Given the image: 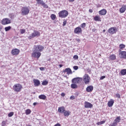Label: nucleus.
<instances>
[{"mask_svg": "<svg viewBox=\"0 0 126 126\" xmlns=\"http://www.w3.org/2000/svg\"><path fill=\"white\" fill-rule=\"evenodd\" d=\"M43 50H44V47L43 46L40 45H34L33 52L32 54V57L36 59H39L41 57V52H43Z\"/></svg>", "mask_w": 126, "mask_h": 126, "instance_id": "1", "label": "nucleus"}, {"mask_svg": "<svg viewBox=\"0 0 126 126\" xmlns=\"http://www.w3.org/2000/svg\"><path fill=\"white\" fill-rule=\"evenodd\" d=\"M58 14L59 17L61 18H65V17H67V15H68V12L65 10H63L61 11Z\"/></svg>", "mask_w": 126, "mask_h": 126, "instance_id": "2", "label": "nucleus"}, {"mask_svg": "<svg viewBox=\"0 0 126 126\" xmlns=\"http://www.w3.org/2000/svg\"><path fill=\"white\" fill-rule=\"evenodd\" d=\"M30 12V9L28 7H23L21 9L22 15H28Z\"/></svg>", "mask_w": 126, "mask_h": 126, "instance_id": "3", "label": "nucleus"}, {"mask_svg": "<svg viewBox=\"0 0 126 126\" xmlns=\"http://www.w3.org/2000/svg\"><path fill=\"white\" fill-rule=\"evenodd\" d=\"M39 36H40V32H38V31L33 30V32L29 36L28 38L31 39L35 38V37H39Z\"/></svg>", "mask_w": 126, "mask_h": 126, "instance_id": "4", "label": "nucleus"}, {"mask_svg": "<svg viewBox=\"0 0 126 126\" xmlns=\"http://www.w3.org/2000/svg\"><path fill=\"white\" fill-rule=\"evenodd\" d=\"M13 90L15 92H20L21 90L22 89V85H20V84H16L14 85L13 87Z\"/></svg>", "mask_w": 126, "mask_h": 126, "instance_id": "5", "label": "nucleus"}, {"mask_svg": "<svg viewBox=\"0 0 126 126\" xmlns=\"http://www.w3.org/2000/svg\"><path fill=\"white\" fill-rule=\"evenodd\" d=\"M91 80V78H90L88 74H86L83 76V81L84 82L85 84H89Z\"/></svg>", "mask_w": 126, "mask_h": 126, "instance_id": "6", "label": "nucleus"}, {"mask_svg": "<svg viewBox=\"0 0 126 126\" xmlns=\"http://www.w3.org/2000/svg\"><path fill=\"white\" fill-rule=\"evenodd\" d=\"M83 80V79L82 78L77 77L73 78L72 80V82L73 83H75L76 84H79V83H81V82H82Z\"/></svg>", "mask_w": 126, "mask_h": 126, "instance_id": "7", "label": "nucleus"}, {"mask_svg": "<svg viewBox=\"0 0 126 126\" xmlns=\"http://www.w3.org/2000/svg\"><path fill=\"white\" fill-rule=\"evenodd\" d=\"M11 23V21L8 18L3 19L1 21V24L2 25H6L7 24H10Z\"/></svg>", "mask_w": 126, "mask_h": 126, "instance_id": "8", "label": "nucleus"}, {"mask_svg": "<svg viewBox=\"0 0 126 126\" xmlns=\"http://www.w3.org/2000/svg\"><path fill=\"white\" fill-rule=\"evenodd\" d=\"M74 33H75V34H81L82 33V30H81V28H80V27H78L75 28Z\"/></svg>", "mask_w": 126, "mask_h": 126, "instance_id": "9", "label": "nucleus"}, {"mask_svg": "<svg viewBox=\"0 0 126 126\" xmlns=\"http://www.w3.org/2000/svg\"><path fill=\"white\" fill-rule=\"evenodd\" d=\"M117 32V28L116 27H112L108 30V32L110 34H116Z\"/></svg>", "mask_w": 126, "mask_h": 126, "instance_id": "10", "label": "nucleus"}, {"mask_svg": "<svg viewBox=\"0 0 126 126\" xmlns=\"http://www.w3.org/2000/svg\"><path fill=\"white\" fill-rule=\"evenodd\" d=\"M121 50H119V55H120L121 59H126V51H121Z\"/></svg>", "mask_w": 126, "mask_h": 126, "instance_id": "11", "label": "nucleus"}, {"mask_svg": "<svg viewBox=\"0 0 126 126\" xmlns=\"http://www.w3.org/2000/svg\"><path fill=\"white\" fill-rule=\"evenodd\" d=\"M63 72L64 73H65L66 72V74L67 75H69V74H72V71H71V69L70 68H66L64 70H63Z\"/></svg>", "mask_w": 126, "mask_h": 126, "instance_id": "12", "label": "nucleus"}, {"mask_svg": "<svg viewBox=\"0 0 126 126\" xmlns=\"http://www.w3.org/2000/svg\"><path fill=\"white\" fill-rule=\"evenodd\" d=\"M84 107L85 108H92V107H93V105L91 103H90L88 101H85L84 102Z\"/></svg>", "mask_w": 126, "mask_h": 126, "instance_id": "13", "label": "nucleus"}, {"mask_svg": "<svg viewBox=\"0 0 126 126\" xmlns=\"http://www.w3.org/2000/svg\"><path fill=\"white\" fill-rule=\"evenodd\" d=\"M33 82L34 83V86L35 87H38V86H40V84H41V83L40 82V81L38 79H33Z\"/></svg>", "mask_w": 126, "mask_h": 126, "instance_id": "14", "label": "nucleus"}, {"mask_svg": "<svg viewBox=\"0 0 126 126\" xmlns=\"http://www.w3.org/2000/svg\"><path fill=\"white\" fill-rule=\"evenodd\" d=\"M93 86H89L87 87L86 90L87 92H92L93 91Z\"/></svg>", "mask_w": 126, "mask_h": 126, "instance_id": "15", "label": "nucleus"}, {"mask_svg": "<svg viewBox=\"0 0 126 126\" xmlns=\"http://www.w3.org/2000/svg\"><path fill=\"white\" fill-rule=\"evenodd\" d=\"M65 111V109L63 106L60 107L58 108L59 113H61V114L63 113Z\"/></svg>", "mask_w": 126, "mask_h": 126, "instance_id": "16", "label": "nucleus"}, {"mask_svg": "<svg viewBox=\"0 0 126 126\" xmlns=\"http://www.w3.org/2000/svg\"><path fill=\"white\" fill-rule=\"evenodd\" d=\"M107 13V10L105 9H103L99 11V14L100 15H106Z\"/></svg>", "mask_w": 126, "mask_h": 126, "instance_id": "17", "label": "nucleus"}, {"mask_svg": "<svg viewBox=\"0 0 126 126\" xmlns=\"http://www.w3.org/2000/svg\"><path fill=\"white\" fill-rule=\"evenodd\" d=\"M12 55H18L19 54V50L17 49H13L11 51Z\"/></svg>", "mask_w": 126, "mask_h": 126, "instance_id": "18", "label": "nucleus"}, {"mask_svg": "<svg viewBox=\"0 0 126 126\" xmlns=\"http://www.w3.org/2000/svg\"><path fill=\"white\" fill-rule=\"evenodd\" d=\"M63 115L64 117H68V116H69V115H70V114L71 113V112H70V111H68V110H65Z\"/></svg>", "mask_w": 126, "mask_h": 126, "instance_id": "19", "label": "nucleus"}, {"mask_svg": "<svg viewBox=\"0 0 126 126\" xmlns=\"http://www.w3.org/2000/svg\"><path fill=\"white\" fill-rule=\"evenodd\" d=\"M114 100L111 99L108 102V106L109 107H113V105H114Z\"/></svg>", "mask_w": 126, "mask_h": 126, "instance_id": "20", "label": "nucleus"}, {"mask_svg": "<svg viewBox=\"0 0 126 126\" xmlns=\"http://www.w3.org/2000/svg\"><path fill=\"white\" fill-rule=\"evenodd\" d=\"M39 99H41V100H46L47 96L45 94H41L38 96Z\"/></svg>", "mask_w": 126, "mask_h": 126, "instance_id": "21", "label": "nucleus"}, {"mask_svg": "<svg viewBox=\"0 0 126 126\" xmlns=\"http://www.w3.org/2000/svg\"><path fill=\"white\" fill-rule=\"evenodd\" d=\"M114 122H115L114 123H116V124L120 123L121 122V117L120 116L117 117L114 120Z\"/></svg>", "mask_w": 126, "mask_h": 126, "instance_id": "22", "label": "nucleus"}, {"mask_svg": "<svg viewBox=\"0 0 126 126\" xmlns=\"http://www.w3.org/2000/svg\"><path fill=\"white\" fill-rule=\"evenodd\" d=\"M109 60H111V61H115L116 60V55H110L109 57Z\"/></svg>", "mask_w": 126, "mask_h": 126, "instance_id": "23", "label": "nucleus"}, {"mask_svg": "<svg viewBox=\"0 0 126 126\" xmlns=\"http://www.w3.org/2000/svg\"><path fill=\"white\" fill-rule=\"evenodd\" d=\"M125 11H126V8H125L124 6L123 5L122 7L120 9V12H121V13H124Z\"/></svg>", "mask_w": 126, "mask_h": 126, "instance_id": "24", "label": "nucleus"}, {"mask_svg": "<svg viewBox=\"0 0 126 126\" xmlns=\"http://www.w3.org/2000/svg\"><path fill=\"white\" fill-rule=\"evenodd\" d=\"M120 73H121V75H126V69H123L121 70Z\"/></svg>", "mask_w": 126, "mask_h": 126, "instance_id": "25", "label": "nucleus"}, {"mask_svg": "<svg viewBox=\"0 0 126 126\" xmlns=\"http://www.w3.org/2000/svg\"><path fill=\"white\" fill-rule=\"evenodd\" d=\"M94 19L95 21H101L100 20V17L98 16H95L94 18Z\"/></svg>", "mask_w": 126, "mask_h": 126, "instance_id": "26", "label": "nucleus"}, {"mask_svg": "<svg viewBox=\"0 0 126 126\" xmlns=\"http://www.w3.org/2000/svg\"><path fill=\"white\" fill-rule=\"evenodd\" d=\"M71 88H72V89H76L77 88V85L74 84H72L71 85Z\"/></svg>", "mask_w": 126, "mask_h": 126, "instance_id": "27", "label": "nucleus"}, {"mask_svg": "<svg viewBox=\"0 0 126 126\" xmlns=\"http://www.w3.org/2000/svg\"><path fill=\"white\" fill-rule=\"evenodd\" d=\"M32 112V111H31V109H27V110H26V112H25L26 115H30V114H31V112Z\"/></svg>", "mask_w": 126, "mask_h": 126, "instance_id": "28", "label": "nucleus"}, {"mask_svg": "<svg viewBox=\"0 0 126 126\" xmlns=\"http://www.w3.org/2000/svg\"><path fill=\"white\" fill-rule=\"evenodd\" d=\"M106 121H102L101 122H98L97 123V126H101V125H104L105 124Z\"/></svg>", "mask_w": 126, "mask_h": 126, "instance_id": "29", "label": "nucleus"}, {"mask_svg": "<svg viewBox=\"0 0 126 126\" xmlns=\"http://www.w3.org/2000/svg\"><path fill=\"white\" fill-rule=\"evenodd\" d=\"M37 4H41V5H42V6L43 5H45V2L44 1H41V0L38 1H37Z\"/></svg>", "mask_w": 126, "mask_h": 126, "instance_id": "30", "label": "nucleus"}, {"mask_svg": "<svg viewBox=\"0 0 126 126\" xmlns=\"http://www.w3.org/2000/svg\"><path fill=\"white\" fill-rule=\"evenodd\" d=\"M9 17H10V18H11V19L14 18L15 17V15L14 13H10L9 14Z\"/></svg>", "mask_w": 126, "mask_h": 126, "instance_id": "31", "label": "nucleus"}, {"mask_svg": "<svg viewBox=\"0 0 126 126\" xmlns=\"http://www.w3.org/2000/svg\"><path fill=\"white\" fill-rule=\"evenodd\" d=\"M4 29H5V31L6 32H7V31H9V30L11 29V27L8 26V27H5Z\"/></svg>", "mask_w": 126, "mask_h": 126, "instance_id": "32", "label": "nucleus"}, {"mask_svg": "<svg viewBox=\"0 0 126 126\" xmlns=\"http://www.w3.org/2000/svg\"><path fill=\"white\" fill-rule=\"evenodd\" d=\"M119 48H120V49H125V48H126V45L123 44H121L119 45Z\"/></svg>", "mask_w": 126, "mask_h": 126, "instance_id": "33", "label": "nucleus"}, {"mask_svg": "<svg viewBox=\"0 0 126 126\" xmlns=\"http://www.w3.org/2000/svg\"><path fill=\"white\" fill-rule=\"evenodd\" d=\"M13 115H14V113H13V112H10L8 114V117H9V118L12 117V116H13Z\"/></svg>", "mask_w": 126, "mask_h": 126, "instance_id": "34", "label": "nucleus"}, {"mask_svg": "<svg viewBox=\"0 0 126 126\" xmlns=\"http://www.w3.org/2000/svg\"><path fill=\"white\" fill-rule=\"evenodd\" d=\"M56 15L54 14H52L51 15V19L52 20H55V19H56Z\"/></svg>", "mask_w": 126, "mask_h": 126, "instance_id": "35", "label": "nucleus"}, {"mask_svg": "<svg viewBox=\"0 0 126 126\" xmlns=\"http://www.w3.org/2000/svg\"><path fill=\"white\" fill-rule=\"evenodd\" d=\"M26 32V30L25 29H21L20 30V32L21 34H24Z\"/></svg>", "mask_w": 126, "mask_h": 126, "instance_id": "36", "label": "nucleus"}, {"mask_svg": "<svg viewBox=\"0 0 126 126\" xmlns=\"http://www.w3.org/2000/svg\"><path fill=\"white\" fill-rule=\"evenodd\" d=\"M48 81H44L42 83V85H48Z\"/></svg>", "mask_w": 126, "mask_h": 126, "instance_id": "37", "label": "nucleus"}, {"mask_svg": "<svg viewBox=\"0 0 126 126\" xmlns=\"http://www.w3.org/2000/svg\"><path fill=\"white\" fill-rule=\"evenodd\" d=\"M115 97L116 98H118V99H120L121 98V95L120 94H115Z\"/></svg>", "mask_w": 126, "mask_h": 126, "instance_id": "38", "label": "nucleus"}, {"mask_svg": "<svg viewBox=\"0 0 126 126\" xmlns=\"http://www.w3.org/2000/svg\"><path fill=\"white\" fill-rule=\"evenodd\" d=\"M86 26V23H83V24H82L81 25V27L82 28H84Z\"/></svg>", "mask_w": 126, "mask_h": 126, "instance_id": "39", "label": "nucleus"}, {"mask_svg": "<svg viewBox=\"0 0 126 126\" xmlns=\"http://www.w3.org/2000/svg\"><path fill=\"white\" fill-rule=\"evenodd\" d=\"M118 126V124L115 122H113L111 125H109V126Z\"/></svg>", "mask_w": 126, "mask_h": 126, "instance_id": "40", "label": "nucleus"}, {"mask_svg": "<svg viewBox=\"0 0 126 126\" xmlns=\"http://www.w3.org/2000/svg\"><path fill=\"white\" fill-rule=\"evenodd\" d=\"M6 124V122H5V121H2V122L1 123V126H5Z\"/></svg>", "mask_w": 126, "mask_h": 126, "instance_id": "41", "label": "nucleus"}, {"mask_svg": "<svg viewBox=\"0 0 126 126\" xmlns=\"http://www.w3.org/2000/svg\"><path fill=\"white\" fill-rule=\"evenodd\" d=\"M73 58L74 60H78V56L74 55Z\"/></svg>", "mask_w": 126, "mask_h": 126, "instance_id": "42", "label": "nucleus"}, {"mask_svg": "<svg viewBox=\"0 0 126 126\" xmlns=\"http://www.w3.org/2000/svg\"><path fill=\"white\" fill-rule=\"evenodd\" d=\"M70 99H71V100H74L75 99V97H74V95H71L70 97Z\"/></svg>", "mask_w": 126, "mask_h": 126, "instance_id": "43", "label": "nucleus"}, {"mask_svg": "<svg viewBox=\"0 0 126 126\" xmlns=\"http://www.w3.org/2000/svg\"><path fill=\"white\" fill-rule=\"evenodd\" d=\"M73 69L75 70H77V69H78V67L77 66H73Z\"/></svg>", "mask_w": 126, "mask_h": 126, "instance_id": "44", "label": "nucleus"}, {"mask_svg": "<svg viewBox=\"0 0 126 126\" xmlns=\"http://www.w3.org/2000/svg\"><path fill=\"white\" fill-rule=\"evenodd\" d=\"M65 25H66V21H64L63 22V26H65Z\"/></svg>", "mask_w": 126, "mask_h": 126, "instance_id": "45", "label": "nucleus"}, {"mask_svg": "<svg viewBox=\"0 0 126 126\" xmlns=\"http://www.w3.org/2000/svg\"><path fill=\"white\" fill-rule=\"evenodd\" d=\"M104 78H106V76H102L100 77V79L101 80H103V79H104Z\"/></svg>", "mask_w": 126, "mask_h": 126, "instance_id": "46", "label": "nucleus"}, {"mask_svg": "<svg viewBox=\"0 0 126 126\" xmlns=\"http://www.w3.org/2000/svg\"><path fill=\"white\" fill-rule=\"evenodd\" d=\"M61 96H62V97H64V96H65V94H64V93H62L61 94Z\"/></svg>", "mask_w": 126, "mask_h": 126, "instance_id": "47", "label": "nucleus"}, {"mask_svg": "<svg viewBox=\"0 0 126 126\" xmlns=\"http://www.w3.org/2000/svg\"><path fill=\"white\" fill-rule=\"evenodd\" d=\"M42 6H43L45 8H48V6L47 5V4H45V3H44V5H42Z\"/></svg>", "mask_w": 126, "mask_h": 126, "instance_id": "48", "label": "nucleus"}, {"mask_svg": "<svg viewBox=\"0 0 126 126\" xmlns=\"http://www.w3.org/2000/svg\"><path fill=\"white\" fill-rule=\"evenodd\" d=\"M39 69L40 70H41V71H43V70H44L45 69V68L44 67H41L39 68Z\"/></svg>", "mask_w": 126, "mask_h": 126, "instance_id": "49", "label": "nucleus"}, {"mask_svg": "<svg viewBox=\"0 0 126 126\" xmlns=\"http://www.w3.org/2000/svg\"><path fill=\"white\" fill-rule=\"evenodd\" d=\"M54 126H61V124H60L59 123H57Z\"/></svg>", "mask_w": 126, "mask_h": 126, "instance_id": "50", "label": "nucleus"}, {"mask_svg": "<svg viewBox=\"0 0 126 126\" xmlns=\"http://www.w3.org/2000/svg\"><path fill=\"white\" fill-rule=\"evenodd\" d=\"M89 12H90L91 13H92V12H93V9H89Z\"/></svg>", "mask_w": 126, "mask_h": 126, "instance_id": "51", "label": "nucleus"}, {"mask_svg": "<svg viewBox=\"0 0 126 126\" xmlns=\"http://www.w3.org/2000/svg\"><path fill=\"white\" fill-rule=\"evenodd\" d=\"M76 40V41H77V42H78L79 43H80V39L79 38H77Z\"/></svg>", "mask_w": 126, "mask_h": 126, "instance_id": "52", "label": "nucleus"}, {"mask_svg": "<svg viewBox=\"0 0 126 126\" xmlns=\"http://www.w3.org/2000/svg\"><path fill=\"white\" fill-rule=\"evenodd\" d=\"M70 2H73L74 1V0H68Z\"/></svg>", "mask_w": 126, "mask_h": 126, "instance_id": "53", "label": "nucleus"}, {"mask_svg": "<svg viewBox=\"0 0 126 126\" xmlns=\"http://www.w3.org/2000/svg\"><path fill=\"white\" fill-rule=\"evenodd\" d=\"M33 106H36V105H37V103L36 102H34L33 103Z\"/></svg>", "mask_w": 126, "mask_h": 126, "instance_id": "54", "label": "nucleus"}, {"mask_svg": "<svg viewBox=\"0 0 126 126\" xmlns=\"http://www.w3.org/2000/svg\"><path fill=\"white\" fill-rule=\"evenodd\" d=\"M123 6L124 7V8H125V10H126V5H123Z\"/></svg>", "mask_w": 126, "mask_h": 126, "instance_id": "55", "label": "nucleus"}, {"mask_svg": "<svg viewBox=\"0 0 126 126\" xmlns=\"http://www.w3.org/2000/svg\"><path fill=\"white\" fill-rule=\"evenodd\" d=\"M63 64H59L60 67H63Z\"/></svg>", "mask_w": 126, "mask_h": 126, "instance_id": "56", "label": "nucleus"}, {"mask_svg": "<svg viewBox=\"0 0 126 126\" xmlns=\"http://www.w3.org/2000/svg\"><path fill=\"white\" fill-rule=\"evenodd\" d=\"M93 32H95V31H96V29H93Z\"/></svg>", "mask_w": 126, "mask_h": 126, "instance_id": "57", "label": "nucleus"}, {"mask_svg": "<svg viewBox=\"0 0 126 126\" xmlns=\"http://www.w3.org/2000/svg\"><path fill=\"white\" fill-rule=\"evenodd\" d=\"M2 29V28L1 26H0V30H1Z\"/></svg>", "mask_w": 126, "mask_h": 126, "instance_id": "58", "label": "nucleus"}, {"mask_svg": "<svg viewBox=\"0 0 126 126\" xmlns=\"http://www.w3.org/2000/svg\"><path fill=\"white\" fill-rule=\"evenodd\" d=\"M103 32H106V30H103Z\"/></svg>", "mask_w": 126, "mask_h": 126, "instance_id": "59", "label": "nucleus"}]
</instances>
